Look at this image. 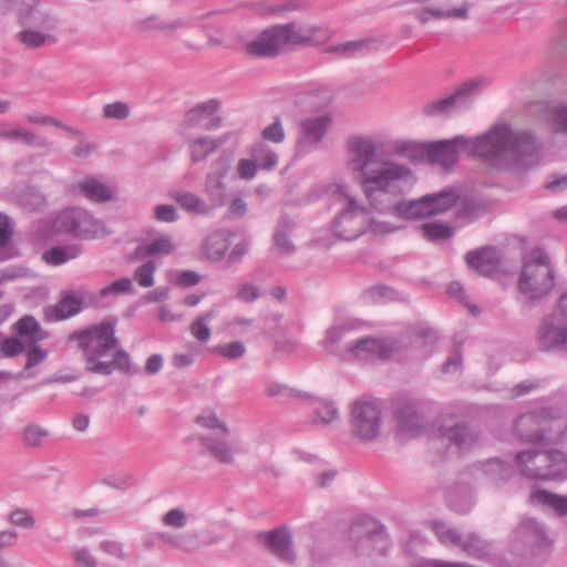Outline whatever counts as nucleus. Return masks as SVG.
<instances>
[{
    "label": "nucleus",
    "instance_id": "obj_1",
    "mask_svg": "<svg viewBox=\"0 0 567 567\" xmlns=\"http://www.w3.org/2000/svg\"><path fill=\"white\" fill-rule=\"evenodd\" d=\"M396 155L412 162L427 159L443 167L457 162L461 152L476 155L495 168H530L542 161L535 137L526 131H514L507 124H495L477 137L456 136L452 140L419 143L400 141L393 146Z\"/></svg>",
    "mask_w": 567,
    "mask_h": 567
},
{
    "label": "nucleus",
    "instance_id": "obj_2",
    "mask_svg": "<svg viewBox=\"0 0 567 567\" xmlns=\"http://www.w3.org/2000/svg\"><path fill=\"white\" fill-rule=\"evenodd\" d=\"M329 193L341 205L332 230L337 237L344 240L357 239L368 230L377 236L392 234L401 229V226L382 217L394 216L409 220L430 218L449 210L457 199L456 193L447 189L395 204H392L388 196H381V204L374 207L365 198L360 200L351 186L344 182L332 183Z\"/></svg>",
    "mask_w": 567,
    "mask_h": 567
},
{
    "label": "nucleus",
    "instance_id": "obj_3",
    "mask_svg": "<svg viewBox=\"0 0 567 567\" xmlns=\"http://www.w3.org/2000/svg\"><path fill=\"white\" fill-rule=\"evenodd\" d=\"M379 150L372 135H352L346 144V167L358 177L363 197L374 207L381 204V196L402 194L416 181L405 164L385 161L377 167Z\"/></svg>",
    "mask_w": 567,
    "mask_h": 567
},
{
    "label": "nucleus",
    "instance_id": "obj_4",
    "mask_svg": "<svg viewBox=\"0 0 567 567\" xmlns=\"http://www.w3.org/2000/svg\"><path fill=\"white\" fill-rule=\"evenodd\" d=\"M240 48L251 58L266 59L286 54L306 47H318L337 58H351L374 51H389L396 47L388 38H361L330 43L328 38H240Z\"/></svg>",
    "mask_w": 567,
    "mask_h": 567
},
{
    "label": "nucleus",
    "instance_id": "obj_5",
    "mask_svg": "<svg viewBox=\"0 0 567 567\" xmlns=\"http://www.w3.org/2000/svg\"><path fill=\"white\" fill-rule=\"evenodd\" d=\"M69 342H76L82 351L86 371L110 375L114 371L133 374L136 372L131 364L130 354L118 350V339L115 337V323L102 321L69 334Z\"/></svg>",
    "mask_w": 567,
    "mask_h": 567
},
{
    "label": "nucleus",
    "instance_id": "obj_6",
    "mask_svg": "<svg viewBox=\"0 0 567 567\" xmlns=\"http://www.w3.org/2000/svg\"><path fill=\"white\" fill-rule=\"evenodd\" d=\"M567 431L563 410L542 408L520 414L514 425L516 437L524 443L547 444L560 441Z\"/></svg>",
    "mask_w": 567,
    "mask_h": 567
},
{
    "label": "nucleus",
    "instance_id": "obj_7",
    "mask_svg": "<svg viewBox=\"0 0 567 567\" xmlns=\"http://www.w3.org/2000/svg\"><path fill=\"white\" fill-rule=\"evenodd\" d=\"M555 285V268L548 254L542 248L526 252L517 282L519 293L529 301H539L553 291Z\"/></svg>",
    "mask_w": 567,
    "mask_h": 567
},
{
    "label": "nucleus",
    "instance_id": "obj_8",
    "mask_svg": "<svg viewBox=\"0 0 567 567\" xmlns=\"http://www.w3.org/2000/svg\"><path fill=\"white\" fill-rule=\"evenodd\" d=\"M514 467L529 480H564L567 477V455L556 450L529 449L515 454Z\"/></svg>",
    "mask_w": 567,
    "mask_h": 567
},
{
    "label": "nucleus",
    "instance_id": "obj_9",
    "mask_svg": "<svg viewBox=\"0 0 567 567\" xmlns=\"http://www.w3.org/2000/svg\"><path fill=\"white\" fill-rule=\"evenodd\" d=\"M536 341L544 352L567 353V291L556 300L553 311L540 319Z\"/></svg>",
    "mask_w": 567,
    "mask_h": 567
},
{
    "label": "nucleus",
    "instance_id": "obj_10",
    "mask_svg": "<svg viewBox=\"0 0 567 567\" xmlns=\"http://www.w3.org/2000/svg\"><path fill=\"white\" fill-rule=\"evenodd\" d=\"M350 430L352 437L362 444L378 441L383 430V413L378 400L360 398L350 410Z\"/></svg>",
    "mask_w": 567,
    "mask_h": 567
},
{
    "label": "nucleus",
    "instance_id": "obj_11",
    "mask_svg": "<svg viewBox=\"0 0 567 567\" xmlns=\"http://www.w3.org/2000/svg\"><path fill=\"white\" fill-rule=\"evenodd\" d=\"M491 79L485 75L472 78L462 83L456 91L443 99L427 102L422 113L430 117L446 116L467 105L468 101L488 86Z\"/></svg>",
    "mask_w": 567,
    "mask_h": 567
},
{
    "label": "nucleus",
    "instance_id": "obj_12",
    "mask_svg": "<svg viewBox=\"0 0 567 567\" xmlns=\"http://www.w3.org/2000/svg\"><path fill=\"white\" fill-rule=\"evenodd\" d=\"M54 225L59 231L81 239L101 238L107 234L102 220L80 207H71L61 212Z\"/></svg>",
    "mask_w": 567,
    "mask_h": 567
},
{
    "label": "nucleus",
    "instance_id": "obj_13",
    "mask_svg": "<svg viewBox=\"0 0 567 567\" xmlns=\"http://www.w3.org/2000/svg\"><path fill=\"white\" fill-rule=\"evenodd\" d=\"M480 432L464 421H444L436 430V439L441 445L453 454L470 452L480 441Z\"/></svg>",
    "mask_w": 567,
    "mask_h": 567
},
{
    "label": "nucleus",
    "instance_id": "obj_14",
    "mask_svg": "<svg viewBox=\"0 0 567 567\" xmlns=\"http://www.w3.org/2000/svg\"><path fill=\"white\" fill-rule=\"evenodd\" d=\"M333 123L330 113H323L302 120L298 125L295 150L298 156L318 150Z\"/></svg>",
    "mask_w": 567,
    "mask_h": 567
},
{
    "label": "nucleus",
    "instance_id": "obj_15",
    "mask_svg": "<svg viewBox=\"0 0 567 567\" xmlns=\"http://www.w3.org/2000/svg\"><path fill=\"white\" fill-rule=\"evenodd\" d=\"M231 168V155L221 153L210 165L209 172L205 176L204 193L208 199V205L213 209L226 205L227 185L226 177Z\"/></svg>",
    "mask_w": 567,
    "mask_h": 567
},
{
    "label": "nucleus",
    "instance_id": "obj_16",
    "mask_svg": "<svg viewBox=\"0 0 567 567\" xmlns=\"http://www.w3.org/2000/svg\"><path fill=\"white\" fill-rule=\"evenodd\" d=\"M549 544L545 528L533 518L523 519L512 537V549L520 556H535Z\"/></svg>",
    "mask_w": 567,
    "mask_h": 567
},
{
    "label": "nucleus",
    "instance_id": "obj_17",
    "mask_svg": "<svg viewBox=\"0 0 567 567\" xmlns=\"http://www.w3.org/2000/svg\"><path fill=\"white\" fill-rule=\"evenodd\" d=\"M432 528L443 545L458 547L475 558H484L491 554V545L475 534H460L455 528L442 522H434Z\"/></svg>",
    "mask_w": 567,
    "mask_h": 567
},
{
    "label": "nucleus",
    "instance_id": "obj_18",
    "mask_svg": "<svg viewBox=\"0 0 567 567\" xmlns=\"http://www.w3.org/2000/svg\"><path fill=\"white\" fill-rule=\"evenodd\" d=\"M399 349V344L391 339L361 338L347 346L346 359L360 361L386 359Z\"/></svg>",
    "mask_w": 567,
    "mask_h": 567
},
{
    "label": "nucleus",
    "instance_id": "obj_19",
    "mask_svg": "<svg viewBox=\"0 0 567 567\" xmlns=\"http://www.w3.org/2000/svg\"><path fill=\"white\" fill-rule=\"evenodd\" d=\"M297 398H299L309 410V424L323 427H333L340 424L341 415L334 402L327 399L315 398L306 392L298 393Z\"/></svg>",
    "mask_w": 567,
    "mask_h": 567
},
{
    "label": "nucleus",
    "instance_id": "obj_20",
    "mask_svg": "<svg viewBox=\"0 0 567 567\" xmlns=\"http://www.w3.org/2000/svg\"><path fill=\"white\" fill-rule=\"evenodd\" d=\"M261 537L267 549L279 560L286 564L296 561L292 534L287 527L275 528L264 533Z\"/></svg>",
    "mask_w": 567,
    "mask_h": 567
},
{
    "label": "nucleus",
    "instance_id": "obj_21",
    "mask_svg": "<svg viewBox=\"0 0 567 567\" xmlns=\"http://www.w3.org/2000/svg\"><path fill=\"white\" fill-rule=\"evenodd\" d=\"M73 192L94 203H105L117 199L116 188L95 177H85L73 185Z\"/></svg>",
    "mask_w": 567,
    "mask_h": 567
},
{
    "label": "nucleus",
    "instance_id": "obj_22",
    "mask_svg": "<svg viewBox=\"0 0 567 567\" xmlns=\"http://www.w3.org/2000/svg\"><path fill=\"white\" fill-rule=\"evenodd\" d=\"M0 141L21 143L30 147L50 150L51 143L48 140L40 138L33 131L25 128L21 124H0Z\"/></svg>",
    "mask_w": 567,
    "mask_h": 567
},
{
    "label": "nucleus",
    "instance_id": "obj_23",
    "mask_svg": "<svg viewBox=\"0 0 567 567\" xmlns=\"http://www.w3.org/2000/svg\"><path fill=\"white\" fill-rule=\"evenodd\" d=\"M199 442L216 462L220 464H231L234 462L237 451L229 435H202Z\"/></svg>",
    "mask_w": 567,
    "mask_h": 567
},
{
    "label": "nucleus",
    "instance_id": "obj_24",
    "mask_svg": "<svg viewBox=\"0 0 567 567\" xmlns=\"http://www.w3.org/2000/svg\"><path fill=\"white\" fill-rule=\"evenodd\" d=\"M351 536L359 538L358 544L354 545V550L359 555H372L373 553L382 555L389 546L388 537L383 530L361 535L360 530L353 528Z\"/></svg>",
    "mask_w": 567,
    "mask_h": 567
},
{
    "label": "nucleus",
    "instance_id": "obj_25",
    "mask_svg": "<svg viewBox=\"0 0 567 567\" xmlns=\"http://www.w3.org/2000/svg\"><path fill=\"white\" fill-rule=\"evenodd\" d=\"M82 310V301L73 293L64 295L61 300L44 309V317L48 321L55 322L69 319Z\"/></svg>",
    "mask_w": 567,
    "mask_h": 567
},
{
    "label": "nucleus",
    "instance_id": "obj_26",
    "mask_svg": "<svg viewBox=\"0 0 567 567\" xmlns=\"http://www.w3.org/2000/svg\"><path fill=\"white\" fill-rule=\"evenodd\" d=\"M177 248L173 236L165 234L152 239L150 243L137 246L135 254L137 258L161 257L174 252Z\"/></svg>",
    "mask_w": 567,
    "mask_h": 567
},
{
    "label": "nucleus",
    "instance_id": "obj_27",
    "mask_svg": "<svg viewBox=\"0 0 567 567\" xmlns=\"http://www.w3.org/2000/svg\"><path fill=\"white\" fill-rule=\"evenodd\" d=\"M169 197L188 213L203 216L212 213L208 203L194 193L176 189L169 193Z\"/></svg>",
    "mask_w": 567,
    "mask_h": 567
},
{
    "label": "nucleus",
    "instance_id": "obj_28",
    "mask_svg": "<svg viewBox=\"0 0 567 567\" xmlns=\"http://www.w3.org/2000/svg\"><path fill=\"white\" fill-rule=\"evenodd\" d=\"M542 120L556 133L567 135V105L546 104L539 109Z\"/></svg>",
    "mask_w": 567,
    "mask_h": 567
},
{
    "label": "nucleus",
    "instance_id": "obj_29",
    "mask_svg": "<svg viewBox=\"0 0 567 567\" xmlns=\"http://www.w3.org/2000/svg\"><path fill=\"white\" fill-rule=\"evenodd\" d=\"M220 106V103L216 99H210L205 102L198 103L196 106L190 109L184 118V124L187 127H204L207 118L216 114Z\"/></svg>",
    "mask_w": 567,
    "mask_h": 567
},
{
    "label": "nucleus",
    "instance_id": "obj_30",
    "mask_svg": "<svg viewBox=\"0 0 567 567\" xmlns=\"http://www.w3.org/2000/svg\"><path fill=\"white\" fill-rule=\"evenodd\" d=\"M229 245V233L226 230H216L205 238L203 251L207 258L219 260L227 251Z\"/></svg>",
    "mask_w": 567,
    "mask_h": 567
},
{
    "label": "nucleus",
    "instance_id": "obj_31",
    "mask_svg": "<svg viewBox=\"0 0 567 567\" xmlns=\"http://www.w3.org/2000/svg\"><path fill=\"white\" fill-rule=\"evenodd\" d=\"M529 501L534 505L551 508L559 515L567 514V496H561L545 489H536L530 493Z\"/></svg>",
    "mask_w": 567,
    "mask_h": 567
},
{
    "label": "nucleus",
    "instance_id": "obj_32",
    "mask_svg": "<svg viewBox=\"0 0 567 567\" xmlns=\"http://www.w3.org/2000/svg\"><path fill=\"white\" fill-rule=\"evenodd\" d=\"M225 143V138L202 136L189 141L190 159L202 162Z\"/></svg>",
    "mask_w": 567,
    "mask_h": 567
},
{
    "label": "nucleus",
    "instance_id": "obj_33",
    "mask_svg": "<svg viewBox=\"0 0 567 567\" xmlns=\"http://www.w3.org/2000/svg\"><path fill=\"white\" fill-rule=\"evenodd\" d=\"M471 8V3L465 1L461 7L450 8V9H441V8H425L417 14V18L421 22H427L431 19H465L467 18L468 10Z\"/></svg>",
    "mask_w": 567,
    "mask_h": 567
},
{
    "label": "nucleus",
    "instance_id": "obj_34",
    "mask_svg": "<svg viewBox=\"0 0 567 567\" xmlns=\"http://www.w3.org/2000/svg\"><path fill=\"white\" fill-rule=\"evenodd\" d=\"M22 444L32 450L41 449L50 435V431L38 423L30 422L21 430Z\"/></svg>",
    "mask_w": 567,
    "mask_h": 567
},
{
    "label": "nucleus",
    "instance_id": "obj_35",
    "mask_svg": "<svg viewBox=\"0 0 567 567\" xmlns=\"http://www.w3.org/2000/svg\"><path fill=\"white\" fill-rule=\"evenodd\" d=\"M352 331V324L349 322H338L329 328L326 332V338L323 340V346L333 350V347L343 343V358H346V348L349 343H354V341L348 340L349 334Z\"/></svg>",
    "mask_w": 567,
    "mask_h": 567
},
{
    "label": "nucleus",
    "instance_id": "obj_36",
    "mask_svg": "<svg viewBox=\"0 0 567 567\" xmlns=\"http://www.w3.org/2000/svg\"><path fill=\"white\" fill-rule=\"evenodd\" d=\"M250 157L255 161L259 169H274L278 163L276 152L264 142H258L251 146Z\"/></svg>",
    "mask_w": 567,
    "mask_h": 567
},
{
    "label": "nucleus",
    "instance_id": "obj_37",
    "mask_svg": "<svg viewBox=\"0 0 567 567\" xmlns=\"http://www.w3.org/2000/svg\"><path fill=\"white\" fill-rule=\"evenodd\" d=\"M320 32L318 27H306L298 22H288L285 24H275L265 29L259 35H310Z\"/></svg>",
    "mask_w": 567,
    "mask_h": 567
},
{
    "label": "nucleus",
    "instance_id": "obj_38",
    "mask_svg": "<svg viewBox=\"0 0 567 567\" xmlns=\"http://www.w3.org/2000/svg\"><path fill=\"white\" fill-rule=\"evenodd\" d=\"M486 477L493 481H505L513 474V466L499 458H491L477 466Z\"/></svg>",
    "mask_w": 567,
    "mask_h": 567
},
{
    "label": "nucleus",
    "instance_id": "obj_39",
    "mask_svg": "<svg viewBox=\"0 0 567 567\" xmlns=\"http://www.w3.org/2000/svg\"><path fill=\"white\" fill-rule=\"evenodd\" d=\"M494 251L491 248H482L466 254V262L468 267L473 268L481 275H487L494 268L493 264Z\"/></svg>",
    "mask_w": 567,
    "mask_h": 567
},
{
    "label": "nucleus",
    "instance_id": "obj_40",
    "mask_svg": "<svg viewBox=\"0 0 567 567\" xmlns=\"http://www.w3.org/2000/svg\"><path fill=\"white\" fill-rule=\"evenodd\" d=\"M82 250L79 245L55 246L43 254V259L50 265H62L81 255Z\"/></svg>",
    "mask_w": 567,
    "mask_h": 567
},
{
    "label": "nucleus",
    "instance_id": "obj_41",
    "mask_svg": "<svg viewBox=\"0 0 567 567\" xmlns=\"http://www.w3.org/2000/svg\"><path fill=\"white\" fill-rule=\"evenodd\" d=\"M293 225L288 219H281L277 226L274 235V243L276 249L281 255H289L295 250V245L290 239Z\"/></svg>",
    "mask_w": 567,
    "mask_h": 567
},
{
    "label": "nucleus",
    "instance_id": "obj_42",
    "mask_svg": "<svg viewBox=\"0 0 567 567\" xmlns=\"http://www.w3.org/2000/svg\"><path fill=\"white\" fill-rule=\"evenodd\" d=\"M215 316L216 311L210 309L196 317L190 323L189 331L198 342L206 343L210 339L212 330L208 323L215 318Z\"/></svg>",
    "mask_w": 567,
    "mask_h": 567
},
{
    "label": "nucleus",
    "instance_id": "obj_43",
    "mask_svg": "<svg viewBox=\"0 0 567 567\" xmlns=\"http://www.w3.org/2000/svg\"><path fill=\"white\" fill-rule=\"evenodd\" d=\"M18 333L27 338L30 343H38L48 337V333L41 329L38 321L31 317L25 316L17 323Z\"/></svg>",
    "mask_w": 567,
    "mask_h": 567
},
{
    "label": "nucleus",
    "instance_id": "obj_44",
    "mask_svg": "<svg viewBox=\"0 0 567 567\" xmlns=\"http://www.w3.org/2000/svg\"><path fill=\"white\" fill-rule=\"evenodd\" d=\"M189 523V514L183 506L168 509L161 516V524L172 529H183Z\"/></svg>",
    "mask_w": 567,
    "mask_h": 567
},
{
    "label": "nucleus",
    "instance_id": "obj_45",
    "mask_svg": "<svg viewBox=\"0 0 567 567\" xmlns=\"http://www.w3.org/2000/svg\"><path fill=\"white\" fill-rule=\"evenodd\" d=\"M400 427L406 432H417L423 426V417L414 406H405L398 411Z\"/></svg>",
    "mask_w": 567,
    "mask_h": 567
},
{
    "label": "nucleus",
    "instance_id": "obj_46",
    "mask_svg": "<svg viewBox=\"0 0 567 567\" xmlns=\"http://www.w3.org/2000/svg\"><path fill=\"white\" fill-rule=\"evenodd\" d=\"M195 422L204 429L218 431L219 434H230L227 424L212 410H204L196 416Z\"/></svg>",
    "mask_w": 567,
    "mask_h": 567
},
{
    "label": "nucleus",
    "instance_id": "obj_47",
    "mask_svg": "<svg viewBox=\"0 0 567 567\" xmlns=\"http://www.w3.org/2000/svg\"><path fill=\"white\" fill-rule=\"evenodd\" d=\"M421 230L426 239L433 241L449 239L453 235V228L441 223L424 224Z\"/></svg>",
    "mask_w": 567,
    "mask_h": 567
},
{
    "label": "nucleus",
    "instance_id": "obj_48",
    "mask_svg": "<svg viewBox=\"0 0 567 567\" xmlns=\"http://www.w3.org/2000/svg\"><path fill=\"white\" fill-rule=\"evenodd\" d=\"M25 118L30 124L52 125V126L62 128L75 136H79V137L83 136L82 132L74 130L72 127H69V126L64 125L62 122H60L59 120H56L52 116H49V115H44V114H41L38 112H32V113L27 114Z\"/></svg>",
    "mask_w": 567,
    "mask_h": 567
},
{
    "label": "nucleus",
    "instance_id": "obj_49",
    "mask_svg": "<svg viewBox=\"0 0 567 567\" xmlns=\"http://www.w3.org/2000/svg\"><path fill=\"white\" fill-rule=\"evenodd\" d=\"M130 105L122 101L107 103L102 109V115L107 120L123 121L130 116Z\"/></svg>",
    "mask_w": 567,
    "mask_h": 567
},
{
    "label": "nucleus",
    "instance_id": "obj_50",
    "mask_svg": "<svg viewBox=\"0 0 567 567\" xmlns=\"http://www.w3.org/2000/svg\"><path fill=\"white\" fill-rule=\"evenodd\" d=\"M214 352L228 360H237L245 355L246 347L241 341H231L214 348Z\"/></svg>",
    "mask_w": 567,
    "mask_h": 567
},
{
    "label": "nucleus",
    "instance_id": "obj_51",
    "mask_svg": "<svg viewBox=\"0 0 567 567\" xmlns=\"http://www.w3.org/2000/svg\"><path fill=\"white\" fill-rule=\"evenodd\" d=\"M8 520L11 525L23 529H32L35 526V518L29 509L16 508L12 511Z\"/></svg>",
    "mask_w": 567,
    "mask_h": 567
},
{
    "label": "nucleus",
    "instance_id": "obj_52",
    "mask_svg": "<svg viewBox=\"0 0 567 567\" xmlns=\"http://www.w3.org/2000/svg\"><path fill=\"white\" fill-rule=\"evenodd\" d=\"M156 265L154 261L148 260L142 264L134 272L135 281L144 288L152 287L154 285V272Z\"/></svg>",
    "mask_w": 567,
    "mask_h": 567
},
{
    "label": "nucleus",
    "instance_id": "obj_53",
    "mask_svg": "<svg viewBox=\"0 0 567 567\" xmlns=\"http://www.w3.org/2000/svg\"><path fill=\"white\" fill-rule=\"evenodd\" d=\"M99 549L116 560L124 561L128 558L123 544L114 539L102 540L99 544Z\"/></svg>",
    "mask_w": 567,
    "mask_h": 567
},
{
    "label": "nucleus",
    "instance_id": "obj_54",
    "mask_svg": "<svg viewBox=\"0 0 567 567\" xmlns=\"http://www.w3.org/2000/svg\"><path fill=\"white\" fill-rule=\"evenodd\" d=\"M154 218L158 223L172 224L178 220L177 208L172 204H159L154 207Z\"/></svg>",
    "mask_w": 567,
    "mask_h": 567
},
{
    "label": "nucleus",
    "instance_id": "obj_55",
    "mask_svg": "<svg viewBox=\"0 0 567 567\" xmlns=\"http://www.w3.org/2000/svg\"><path fill=\"white\" fill-rule=\"evenodd\" d=\"M24 351L27 355L24 371L31 370L33 367L43 362L48 357V351L43 350L37 343H31Z\"/></svg>",
    "mask_w": 567,
    "mask_h": 567
},
{
    "label": "nucleus",
    "instance_id": "obj_56",
    "mask_svg": "<svg viewBox=\"0 0 567 567\" xmlns=\"http://www.w3.org/2000/svg\"><path fill=\"white\" fill-rule=\"evenodd\" d=\"M183 24L182 20L164 21L158 18H150L145 22V30L174 31L182 29Z\"/></svg>",
    "mask_w": 567,
    "mask_h": 567
},
{
    "label": "nucleus",
    "instance_id": "obj_57",
    "mask_svg": "<svg viewBox=\"0 0 567 567\" xmlns=\"http://www.w3.org/2000/svg\"><path fill=\"white\" fill-rule=\"evenodd\" d=\"M72 557L78 567H99L96 558L87 548L76 547L72 550Z\"/></svg>",
    "mask_w": 567,
    "mask_h": 567
},
{
    "label": "nucleus",
    "instance_id": "obj_58",
    "mask_svg": "<svg viewBox=\"0 0 567 567\" xmlns=\"http://www.w3.org/2000/svg\"><path fill=\"white\" fill-rule=\"evenodd\" d=\"M247 213V203L241 197H234L226 209L227 219L235 220L244 217Z\"/></svg>",
    "mask_w": 567,
    "mask_h": 567
},
{
    "label": "nucleus",
    "instance_id": "obj_59",
    "mask_svg": "<svg viewBox=\"0 0 567 567\" xmlns=\"http://www.w3.org/2000/svg\"><path fill=\"white\" fill-rule=\"evenodd\" d=\"M258 166L255 161L249 158H240L237 164V175L240 179L250 181L252 179L258 171Z\"/></svg>",
    "mask_w": 567,
    "mask_h": 567
},
{
    "label": "nucleus",
    "instance_id": "obj_60",
    "mask_svg": "<svg viewBox=\"0 0 567 567\" xmlns=\"http://www.w3.org/2000/svg\"><path fill=\"white\" fill-rule=\"evenodd\" d=\"M266 141L274 143H281L285 140V131L279 118H276L274 123L266 126L261 133Z\"/></svg>",
    "mask_w": 567,
    "mask_h": 567
},
{
    "label": "nucleus",
    "instance_id": "obj_61",
    "mask_svg": "<svg viewBox=\"0 0 567 567\" xmlns=\"http://www.w3.org/2000/svg\"><path fill=\"white\" fill-rule=\"evenodd\" d=\"M133 290V285L130 278H121L111 285L102 288L100 290L101 297H106L111 293H123L131 292Z\"/></svg>",
    "mask_w": 567,
    "mask_h": 567
},
{
    "label": "nucleus",
    "instance_id": "obj_62",
    "mask_svg": "<svg viewBox=\"0 0 567 567\" xmlns=\"http://www.w3.org/2000/svg\"><path fill=\"white\" fill-rule=\"evenodd\" d=\"M24 344L17 338H8L1 341L0 350L4 357L12 358L24 351Z\"/></svg>",
    "mask_w": 567,
    "mask_h": 567
},
{
    "label": "nucleus",
    "instance_id": "obj_63",
    "mask_svg": "<svg viewBox=\"0 0 567 567\" xmlns=\"http://www.w3.org/2000/svg\"><path fill=\"white\" fill-rule=\"evenodd\" d=\"M220 44L221 43L218 38H193L192 41L185 42V47L194 51L214 49Z\"/></svg>",
    "mask_w": 567,
    "mask_h": 567
},
{
    "label": "nucleus",
    "instance_id": "obj_64",
    "mask_svg": "<svg viewBox=\"0 0 567 567\" xmlns=\"http://www.w3.org/2000/svg\"><path fill=\"white\" fill-rule=\"evenodd\" d=\"M391 297H392V290L389 287L383 286V285L372 286L369 289H367L364 292V298L371 302H378L383 299H389Z\"/></svg>",
    "mask_w": 567,
    "mask_h": 567
}]
</instances>
